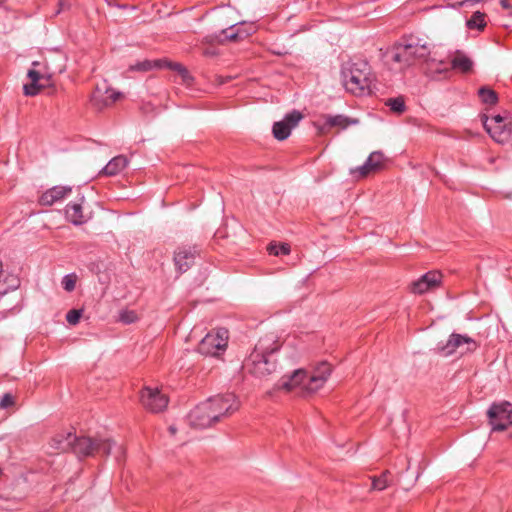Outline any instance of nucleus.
<instances>
[{
	"mask_svg": "<svg viewBox=\"0 0 512 512\" xmlns=\"http://www.w3.org/2000/svg\"><path fill=\"white\" fill-rule=\"evenodd\" d=\"M280 348L274 335H266L256 344L244 362V368L256 378L265 379L276 371L273 354Z\"/></svg>",
	"mask_w": 512,
	"mask_h": 512,
	"instance_id": "obj_1",
	"label": "nucleus"
},
{
	"mask_svg": "<svg viewBox=\"0 0 512 512\" xmlns=\"http://www.w3.org/2000/svg\"><path fill=\"white\" fill-rule=\"evenodd\" d=\"M341 74L343 85L348 92L357 96L371 92L373 76L366 61L358 60L344 64Z\"/></svg>",
	"mask_w": 512,
	"mask_h": 512,
	"instance_id": "obj_2",
	"label": "nucleus"
},
{
	"mask_svg": "<svg viewBox=\"0 0 512 512\" xmlns=\"http://www.w3.org/2000/svg\"><path fill=\"white\" fill-rule=\"evenodd\" d=\"M430 52V47L426 41L411 37L394 47L392 60L400 64L401 68H407L418 62L426 61L428 69L433 71V62L428 60Z\"/></svg>",
	"mask_w": 512,
	"mask_h": 512,
	"instance_id": "obj_3",
	"label": "nucleus"
},
{
	"mask_svg": "<svg viewBox=\"0 0 512 512\" xmlns=\"http://www.w3.org/2000/svg\"><path fill=\"white\" fill-rule=\"evenodd\" d=\"M476 348L477 344L472 338L457 333L451 334L445 342H439L437 345V351L442 356H450L454 353L463 355Z\"/></svg>",
	"mask_w": 512,
	"mask_h": 512,
	"instance_id": "obj_4",
	"label": "nucleus"
},
{
	"mask_svg": "<svg viewBox=\"0 0 512 512\" xmlns=\"http://www.w3.org/2000/svg\"><path fill=\"white\" fill-rule=\"evenodd\" d=\"M228 330L218 328L206 334L199 344V352L204 355L218 356L226 350L228 344Z\"/></svg>",
	"mask_w": 512,
	"mask_h": 512,
	"instance_id": "obj_5",
	"label": "nucleus"
},
{
	"mask_svg": "<svg viewBox=\"0 0 512 512\" xmlns=\"http://www.w3.org/2000/svg\"><path fill=\"white\" fill-rule=\"evenodd\" d=\"M332 373V366L327 362H320L311 371L307 372V378L303 383V391L315 393L321 389Z\"/></svg>",
	"mask_w": 512,
	"mask_h": 512,
	"instance_id": "obj_6",
	"label": "nucleus"
},
{
	"mask_svg": "<svg viewBox=\"0 0 512 512\" xmlns=\"http://www.w3.org/2000/svg\"><path fill=\"white\" fill-rule=\"evenodd\" d=\"M492 431H503L512 425V404H493L487 412Z\"/></svg>",
	"mask_w": 512,
	"mask_h": 512,
	"instance_id": "obj_7",
	"label": "nucleus"
},
{
	"mask_svg": "<svg viewBox=\"0 0 512 512\" xmlns=\"http://www.w3.org/2000/svg\"><path fill=\"white\" fill-rule=\"evenodd\" d=\"M505 118L501 115H495L489 118L482 116V122L487 133L498 143H505L511 136V123L504 122Z\"/></svg>",
	"mask_w": 512,
	"mask_h": 512,
	"instance_id": "obj_8",
	"label": "nucleus"
},
{
	"mask_svg": "<svg viewBox=\"0 0 512 512\" xmlns=\"http://www.w3.org/2000/svg\"><path fill=\"white\" fill-rule=\"evenodd\" d=\"M212 406V413L216 416V422L221 417L231 414L239 409L240 402L233 393L216 395L206 400Z\"/></svg>",
	"mask_w": 512,
	"mask_h": 512,
	"instance_id": "obj_9",
	"label": "nucleus"
},
{
	"mask_svg": "<svg viewBox=\"0 0 512 512\" xmlns=\"http://www.w3.org/2000/svg\"><path fill=\"white\" fill-rule=\"evenodd\" d=\"M212 406L206 400L198 404L188 415L190 426L204 429L216 423V416L211 411Z\"/></svg>",
	"mask_w": 512,
	"mask_h": 512,
	"instance_id": "obj_10",
	"label": "nucleus"
},
{
	"mask_svg": "<svg viewBox=\"0 0 512 512\" xmlns=\"http://www.w3.org/2000/svg\"><path fill=\"white\" fill-rule=\"evenodd\" d=\"M143 407L153 413L163 411L168 405V397L158 388L145 387L140 395Z\"/></svg>",
	"mask_w": 512,
	"mask_h": 512,
	"instance_id": "obj_11",
	"label": "nucleus"
},
{
	"mask_svg": "<svg viewBox=\"0 0 512 512\" xmlns=\"http://www.w3.org/2000/svg\"><path fill=\"white\" fill-rule=\"evenodd\" d=\"M302 118L303 115L299 111L294 110L288 113L282 120L274 123L272 128L274 137L280 141L287 139Z\"/></svg>",
	"mask_w": 512,
	"mask_h": 512,
	"instance_id": "obj_12",
	"label": "nucleus"
},
{
	"mask_svg": "<svg viewBox=\"0 0 512 512\" xmlns=\"http://www.w3.org/2000/svg\"><path fill=\"white\" fill-rule=\"evenodd\" d=\"M122 97L121 92L108 87L106 83H102L96 86L92 94V102L98 109H102L114 104Z\"/></svg>",
	"mask_w": 512,
	"mask_h": 512,
	"instance_id": "obj_13",
	"label": "nucleus"
},
{
	"mask_svg": "<svg viewBox=\"0 0 512 512\" xmlns=\"http://www.w3.org/2000/svg\"><path fill=\"white\" fill-rule=\"evenodd\" d=\"M236 24H231L228 29H223L218 34L207 35L203 38V44H224L227 41H239L248 37V33H243L240 28H236Z\"/></svg>",
	"mask_w": 512,
	"mask_h": 512,
	"instance_id": "obj_14",
	"label": "nucleus"
},
{
	"mask_svg": "<svg viewBox=\"0 0 512 512\" xmlns=\"http://www.w3.org/2000/svg\"><path fill=\"white\" fill-rule=\"evenodd\" d=\"M29 83L24 84L23 91L26 96H35L50 83V75L35 69L27 73Z\"/></svg>",
	"mask_w": 512,
	"mask_h": 512,
	"instance_id": "obj_15",
	"label": "nucleus"
},
{
	"mask_svg": "<svg viewBox=\"0 0 512 512\" xmlns=\"http://www.w3.org/2000/svg\"><path fill=\"white\" fill-rule=\"evenodd\" d=\"M356 124H358V119L356 118H349L344 115H324L323 123L318 124L317 128L320 134H326L331 128L336 127L340 130H344L350 125Z\"/></svg>",
	"mask_w": 512,
	"mask_h": 512,
	"instance_id": "obj_16",
	"label": "nucleus"
},
{
	"mask_svg": "<svg viewBox=\"0 0 512 512\" xmlns=\"http://www.w3.org/2000/svg\"><path fill=\"white\" fill-rule=\"evenodd\" d=\"M198 250L195 246H182L174 253V264L180 273L186 272L195 261Z\"/></svg>",
	"mask_w": 512,
	"mask_h": 512,
	"instance_id": "obj_17",
	"label": "nucleus"
},
{
	"mask_svg": "<svg viewBox=\"0 0 512 512\" xmlns=\"http://www.w3.org/2000/svg\"><path fill=\"white\" fill-rule=\"evenodd\" d=\"M384 161V156L381 152L375 151L370 154L366 162L357 168L350 170V174L354 178H363L368 174L377 171L381 168Z\"/></svg>",
	"mask_w": 512,
	"mask_h": 512,
	"instance_id": "obj_18",
	"label": "nucleus"
},
{
	"mask_svg": "<svg viewBox=\"0 0 512 512\" xmlns=\"http://www.w3.org/2000/svg\"><path fill=\"white\" fill-rule=\"evenodd\" d=\"M442 275L438 271H430L412 284V292L423 294L437 288L441 283Z\"/></svg>",
	"mask_w": 512,
	"mask_h": 512,
	"instance_id": "obj_19",
	"label": "nucleus"
},
{
	"mask_svg": "<svg viewBox=\"0 0 512 512\" xmlns=\"http://www.w3.org/2000/svg\"><path fill=\"white\" fill-rule=\"evenodd\" d=\"M306 378L307 371L303 369L295 370L290 376L282 377L275 385L274 389L290 392L296 387H300L303 390V383Z\"/></svg>",
	"mask_w": 512,
	"mask_h": 512,
	"instance_id": "obj_20",
	"label": "nucleus"
},
{
	"mask_svg": "<svg viewBox=\"0 0 512 512\" xmlns=\"http://www.w3.org/2000/svg\"><path fill=\"white\" fill-rule=\"evenodd\" d=\"M72 189L68 186H54L45 191L39 198V202L44 206H51L64 200L71 193Z\"/></svg>",
	"mask_w": 512,
	"mask_h": 512,
	"instance_id": "obj_21",
	"label": "nucleus"
},
{
	"mask_svg": "<svg viewBox=\"0 0 512 512\" xmlns=\"http://www.w3.org/2000/svg\"><path fill=\"white\" fill-rule=\"evenodd\" d=\"M71 449L80 456H89L95 453V440L89 437H75Z\"/></svg>",
	"mask_w": 512,
	"mask_h": 512,
	"instance_id": "obj_22",
	"label": "nucleus"
},
{
	"mask_svg": "<svg viewBox=\"0 0 512 512\" xmlns=\"http://www.w3.org/2000/svg\"><path fill=\"white\" fill-rule=\"evenodd\" d=\"M66 218L74 225H81L88 220L81 203H71L66 206Z\"/></svg>",
	"mask_w": 512,
	"mask_h": 512,
	"instance_id": "obj_23",
	"label": "nucleus"
},
{
	"mask_svg": "<svg viewBox=\"0 0 512 512\" xmlns=\"http://www.w3.org/2000/svg\"><path fill=\"white\" fill-rule=\"evenodd\" d=\"M128 164L124 156H116L111 159L108 164L100 171V174L105 176H115L126 168Z\"/></svg>",
	"mask_w": 512,
	"mask_h": 512,
	"instance_id": "obj_24",
	"label": "nucleus"
},
{
	"mask_svg": "<svg viewBox=\"0 0 512 512\" xmlns=\"http://www.w3.org/2000/svg\"><path fill=\"white\" fill-rule=\"evenodd\" d=\"M74 435L71 433H68L66 435L64 434H58L51 440V447L58 451H67L71 449L73 444Z\"/></svg>",
	"mask_w": 512,
	"mask_h": 512,
	"instance_id": "obj_25",
	"label": "nucleus"
},
{
	"mask_svg": "<svg viewBox=\"0 0 512 512\" xmlns=\"http://www.w3.org/2000/svg\"><path fill=\"white\" fill-rule=\"evenodd\" d=\"M451 64L454 69L460 70L462 72L470 71L473 66L472 60L461 52H457L454 55Z\"/></svg>",
	"mask_w": 512,
	"mask_h": 512,
	"instance_id": "obj_26",
	"label": "nucleus"
},
{
	"mask_svg": "<svg viewBox=\"0 0 512 512\" xmlns=\"http://www.w3.org/2000/svg\"><path fill=\"white\" fill-rule=\"evenodd\" d=\"M161 62H154V60H142L138 61L134 64L129 65L128 71L131 72H148L152 69H155L156 66H160Z\"/></svg>",
	"mask_w": 512,
	"mask_h": 512,
	"instance_id": "obj_27",
	"label": "nucleus"
},
{
	"mask_svg": "<svg viewBox=\"0 0 512 512\" xmlns=\"http://www.w3.org/2000/svg\"><path fill=\"white\" fill-rule=\"evenodd\" d=\"M466 25L471 30H483L486 26L485 14L480 11L474 12L471 18L466 21Z\"/></svg>",
	"mask_w": 512,
	"mask_h": 512,
	"instance_id": "obj_28",
	"label": "nucleus"
},
{
	"mask_svg": "<svg viewBox=\"0 0 512 512\" xmlns=\"http://www.w3.org/2000/svg\"><path fill=\"white\" fill-rule=\"evenodd\" d=\"M478 94L482 102L485 104L494 105L497 103V94L490 88L482 87L479 89Z\"/></svg>",
	"mask_w": 512,
	"mask_h": 512,
	"instance_id": "obj_29",
	"label": "nucleus"
},
{
	"mask_svg": "<svg viewBox=\"0 0 512 512\" xmlns=\"http://www.w3.org/2000/svg\"><path fill=\"white\" fill-rule=\"evenodd\" d=\"M139 319L137 313L133 310L123 309L119 311L118 321L124 324H132L135 323Z\"/></svg>",
	"mask_w": 512,
	"mask_h": 512,
	"instance_id": "obj_30",
	"label": "nucleus"
},
{
	"mask_svg": "<svg viewBox=\"0 0 512 512\" xmlns=\"http://www.w3.org/2000/svg\"><path fill=\"white\" fill-rule=\"evenodd\" d=\"M389 472H384L381 476L375 477L372 480V488L374 490H384L386 487L389 486V480H388Z\"/></svg>",
	"mask_w": 512,
	"mask_h": 512,
	"instance_id": "obj_31",
	"label": "nucleus"
},
{
	"mask_svg": "<svg viewBox=\"0 0 512 512\" xmlns=\"http://www.w3.org/2000/svg\"><path fill=\"white\" fill-rule=\"evenodd\" d=\"M95 453L108 455L112 449V442L109 439H95Z\"/></svg>",
	"mask_w": 512,
	"mask_h": 512,
	"instance_id": "obj_32",
	"label": "nucleus"
},
{
	"mask_svg": "<svg viewBox=\"0 0 512 512\" xmlns=\"http://www.w3.org/2000/svg\"><path fill=\"white\" fill-rule=\"evenodd\" d=\"M268 251L270 254L275 255V256H278L280 254L288 255L290 253V246L286 243H283V244L271 243L268 246Z\"/></svg>",
	"mask_w": 512,
	"mask_h": 512,
	"instance_id": "obj_33",
	"label": "nucleus"
},
{
	"mask_svg": "<svg viewBox=\"0 0 512 512\" xmlns=\"http://www.w3.org/2000/svg\"><path fill=\"white\" fill-rule=\"evenodd\" d=\"M386 105L389 106L393 112L398 114L405 110L404 99L401 97L388 99Z\"/></svg>",
	"mask_w": 512,
	"mask_h": 512,
	"instance_id": "obj_34",
	"label": "nucleus"
},
{
	"mask_svg": "<svg viewBox=\"0 0 512 512\" xmlns=\"http://www.w3.org/2000/svg\"><path fill=\"white\" fill-rule=\"evenodd\" d=\"M76 280L77 276L75 274L65 275L62 279L63 288L68 292L73 291L75 289Z\"/></svg>",
	"mask_w": 512,
	"mask_h": 512,
	"instance_id": "obj_35",
	"label": "nucleus"
},
{
	"mask_svg": "<svg viewBox=\"0 0 512 512\" xmlns=\"http://www.w3.org/2000/svg\"><path fill=\"white\" fill-rule=\"evenodd\" d=\"M81 310H70L66 315V320L70 325H76L81 318Z\"/></svg>",
	"mask_w": 512,
	"mask_h": 512,
	"instance_id": "obj_36",
	"label": "nucleus"
},
{
	"mask_svg": "<svg viewBox=\"0 0 512 512\" xmlns=\"http://www.w3.org/2000/svg\"><path fill=\"white\" fill-rule=\"evenodd\" d=\"M15 403L14 397L10 393H6L0 400V408L6 409L13 406Z\"/></svg>",
	"mask_w": 512,
	"mask_h": 512,
	"instance_id": "obj_37",
	"label": "nucleus"
},
{
	"mask_svg": "<svg viewBox=\"0 0 512 512\" xmlns=\"http://www.w3.org/2000/svg\"><path fill=\"white\" fill-rule=\"evenodd\" d=\"M236 25V28H240L243 33H248V36L253 34L257 29L254 23L241 22Z\"/></svg>",
	"mask_w": 512,
	"mask_h": 512,
	"instance_id": "obj_38",
	"label": "nucleus"
},
{
	"mask_svg": "<svg viewBox=\"0 0 512 512\" xmlns=\"http://www.w3.org/2000/svg\"><path fill=\"white\" fill-rule=\"evenodd\" d=\"M179 75L181 76L183 84L187 86H190L192 84L194 79L185 67L179 72Z\"/></svg>",
	"mask_w": 512,
	"mask_h": 512,
	"instance_id": "obj_39",
	"label": "nucleus"
},
{
	"mask_svg": "<svg viewBox=\"0 0 512 512\" xmlns=\"http://www.w3.org/2000/svg\"><path fill=\"white\" fill-rule=\"evenodd\" d=\"M469 0H449V5L454 8L468 7Z\"/></svg>",
	"mask_w": 512,
	"mask_h": 512,
	"instance_id": "obj_40",
	"label": "nucleus"
},
{
	"mask_svg": "<svg viewBox=\"0 0 512 512\" xmlns=\"http://www.w3.org/2000/svg\"><path fill=\"white\" fill-rule=\"evenodd\" d=\"M183 68H184V66H183L182 64H180V63H175V62H173V63H169V64H168V69L174 70V71H176V72H178V73H179Z\"/></svg>",
	"mask_w": 512,
	"mask_h": 512,
	"instance_id": "obj_41",
	"label": "nucleus"
},
{
	"mask_svg": "<svg viewBox=\"0 0 512 512\" xmlns=\"http://www.w3.org/2000/svg\"><path fill=\"white\" fill-rule=\"evenodd\" d=\"M154 62H161V65L156 66L155 68H168V64L172 63L171 61H169L167 59L154 60Z\"/></svg>",
	"mask_w": 512,
	"mask_h": 512,
	"instance_id": "obj_42",
	"label": "nucleus"
},
{
	"mask_svg": "<svg viewBox=\"0 0 512 512\" xmlns=\"http://www.w3.org/2000/svg\"><path fill=\"white\" fill-rule=\"evenodd\" d=\"M203 54L205 56H209V57H212V56H215L217 54L216 50L215 49H212V48H205L203 50Z\"/></svg>",
	"mask_w": 512,
	"mask_h": 512,
	"instance_id": "obj_43",
	"label": "nucleus"
},
{
	"mask_svg": "<svg viewBox=\"0 0 512 512\" xmlns=\"http://www.w3.org/2000/svg\"><path fill=\"white\" fill-rule=\"evenodd\" d=\"M500 5L502 6L503 9L505 10H509L511 9V4L509 2V0H501L500 1Z\"/></svg>",
	"mask_w": 512,
	"mask_h": 512,
	"instance_id": "obj_44",
	"label": "nucleus"
},
{
	"mask_svg": "<svg viewBox=\"0 0 512 512\" xmlns=\"http://www.w3.org/2000/svg\"><path fill=\"white\" fill-rule=\"evenodd\" d=\"M59 5L61 9L68 7V3L65 0H59Z\"/></svg>",
	"mask_w": 512,
	"mask_h": 512,
	"instance_id": "obj_45",
	"label": "nucleus"
},
{
	"mask_svg": "<svg viewBox=\"0 0 512 512\" xmlns=\"http://www.w3.org/2000/svg\"><path fill=\"white\" fill-rule=\"evenodd\" d=\"M482 0H469L468 7L473 6L474 4L480 3Z\"/></svg>",
	"mask_w": 512,
	"mask_h": 512,
	"instance_id": "obj_46",
	"label": "nucleus"
},
{
	"mask_svg": "<svg viewBox=\"0 0 512 512\" xmlns=\"http://www.w3.org/2000/svg\"><path fill=\"white\" fill-rule=\"evenodd\" d=\"M169 431H170V433L173 435V434H175L176 429H175V427H174V426H170V427H169Z\"/></svg>",
	"mask_w": 512,
	"mask_h": 512,
	"instance_id": "obj_47",
	"label": "nucleus"
},
{
	"mask_svg": "<svg viewBox=\"0 0 512 512\" xmlns=\"http://www.w3.org/2000/svg\"><path fill=\"white\" fill-rule=\"evenodd\" d=\"M118 452H119V454H123L124 453L123 448L121 446L118 447Z\"/></svg>",
	"mask_w": 512,
	"mask_h": 512,
	"instance_id": "obj_48",
	"label": "nucleus"
},
{
	"mask_svg": "<svg viewBox=\"0 0 512 512\" xmlns=\"http://www.w3.org/2000/svg\"><path fill=\"white\" fill-rule=\"evenodd\" d=\"M32 65L33 66H37V65H39V63L35 61V62L32 63Z\"/></svg>",
	"mask_w": 512,
	"mask_h": 512,
	"instance_id": "obj_49",
	"label": "nucleus"
},
{
	"mask_svg": "<svg viewBox=\"0 0 512 512\" xmlns=\"http://www.w3.org/2000/svg\"><path fill=\"white\" fill-rule=\"evenodd\" d=\"M438 71H439V72H441V71H447V68H444L443 70H438Z\"/></svg>",
	"mask_w": 512,
	"mask_h": 512,
	"instance_id": "obj_50",
	"label": "nucleus"
}]
</instances>
